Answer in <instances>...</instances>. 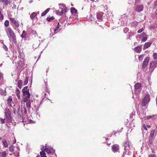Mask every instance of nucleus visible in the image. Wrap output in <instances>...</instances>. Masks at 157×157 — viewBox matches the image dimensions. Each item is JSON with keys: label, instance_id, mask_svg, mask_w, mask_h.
Instances as JSON below:
<instances>
[{"label": "nucleus", "instance_id": "nucleus-1", "mask_svg": "<svg viewBox=\"0 0 157 157\" xmlns=\"http://www.w3.org/2000/svg\"><path fill=\"white\" fill-rule=\"evenodd\" d=\"M5 31L9 38L12 39L14 43H16V36L13 30L10 28L6 27L5 28Z\"/></svg>", "mask_w": 157, "mask_h": 157}, {"label": "nucleus", "instance_id": "nucleus-2", "mask_svg": "<svg viewBox=\"0 0 157 157\" xmlns=\"http://www.w3.org/2000/svg\"><path fill=\"white\" fill-rule=\"evenodd\" d=\"M150 95L148 94H146L144 98L141 101V105L143 106H146L150 101Z\"/></svg>", "mask_w": 157, "mask_h": 157}, {"label": "nucleus", "instance_id": "nucleus-3", "mask_svg": "<svg viewBox=\"0 0 157 157\" xmlns=\"http://www.w3.org/2000/svg\"><path fill=\"white\" fill-rule=\"evenodd\" d=\"M157 61H151L150 63L149 71L150 72H152L154 69L156 67Z\"/></svg>", "mask_w": 157, "mask_h": 157}, {"label": "nucleus", "instance_id": "nucleus-4", "mask_svg": "<svg viewBox=\"0 0 157 157\" xmlns=\"http://www.w3.org/2000/svg\"><path fill=\"white\" fill-rule=\"evenodd\" d=\"M149 59L150 58L148 57H147L145 58L142 65V68L144 69L147 67L149 63Z\"/></svg>", "mask_w": 157, "mask_h": 157}, {"label": "nucleus", "instance_id": "nucleus-5", "mask_svg": "<svg viewBox=\"0 0 157 157\" xmlns=\"http://www.w3.org/2000/svg\"><path fill=\"white\" fill-rule=\"evenodd\" d=\"M10 19L11 22L14 24L17 27L19 26L18 22L16 21L13 18H10Z\"/></svg>", "mask_w": 157, "mask_h": 157}, {"label": "nucleus", "instance_id": "nucleus-6", "mask_svg": "<svg viewBox=\"0 0 157 157\" xmlns=\"http://www.w3.org/2000/svg\"><path fill=\"white\" fill-rule=\"evenodd\" d=\"M124 150H128L130 148L129 145V142L128 141H126L124 143Z\"/></svg>", "mask_w": 157, "mask_h": 157}, {"label": "nucleus", "instance_id": "nucleus-7", "mask_svg": "<svg viewBox=\"0 0 157 157\" xmlns=\"http://www.w3.org/2000/svg\"><path fill=\"white\" fill-rule=\"evenodd\" d=\"M24 97H29L30 96V94L29 93V90H25L22 92Z\"/></svg>", "mask_w": 157, "mask_h": 157}, {"label": "nucleus", "instance_id": "nucleus-8", "mask_svg": "<svg viewBox=\"0 0 157 157\" xmlns=\"http://www.w3.org/2000/svg\"><path fill=\"white\" fill-rule=\"evenodd\" d=\"M118 146L117 144H114L112 146V150L114 152L118 151L119 150Z\"/></svg>", "mask_w": 157, "mask_h": 157}, {"label": "nucleus", "instance_id": "nucleus-9", "mask_svg": "<svg viewBox=\"0 0 157 157\" xmlns=\"http://www.w3.org/2000/svg\"><path fill=\"white\" fill-rule=\"evenodd\" d=\"M6 119L7 123L11 122L12 121L13 117L11 115L6 116Z\"/></svg>", "mask_w": 157, "mask_h": 157}, {"label": "nucleus", "instance_id": "nucleus-10", "mask_svg": "<svg viewBox=\"0 0 157 157\" xmlns=\"http://www.w3.org/2000/svg\"><path fill=\"white\" fill-rule=\"evenodd\" d=\"M143 6L142 5H138L136 7L135 10L138 12H140L143 10Z\"/></svg>", "mask_w": 157, "mask_h": 157}, {"label": "nucleus", "instance_id": "nucleus-11", "mask_svg": "<svg viewBox=\"0 0 157 157\" xmlns=\"http://www.w3.org/2000/svg\"><path fill=\"white\" fill-rule=\"evenodd\" d=\"M135 51L137 53H140L142 50V47L140 46H137L134 48Z\"/></svg>", "mask_w": 157, "mask_h": 157}, {"label": "nucleus", "instance_id": "nucleus-12", "mask_svg": "<svg viewBox=\"0 0 157 157\" xmlns=\"http://www.w3.org/2000/svg\"><path fill=\"white\" fill-rule=\"evenodd\" d=\"M5 116L11 115V112L8 108H6L5 110Z\"/></svg>", "mask_w": 157, "mask_h": 157}, {"label": "nucleus", "instance_id": "nucleus-13", "mask_svg": "<svg viewBox=\"0 0 157 157\" xmlns=\"http://www.w3.org/2000/svg\"><path fill=\"white\" fill-rule=\"evenodd\" d=\"M103 13L102 12L98 13L97 14V18L98 20H101Z\"/></svg>", "mask_w": 157, "mask_h": 157}, {"label": "nucleus", "instance_id": "nucleus-14", "mask_svg": "<svg viewBox=\"0 0 157 157\" xmlns=\"http://www.w3.org/2000/svg\"><path fill=\"white\" fill-rule=\"evenodd\" d=\"M62 7H60V9H61V10L63 13H65L67 12L66 7L64 5H62Z\"/></svg>", "mask_w": 157, "mask_h": 157}, {"label": "nucleus", "instance_id": "nucleus-15", "mask_svg": "<svg viewBox=\"0 0 157 157\" xmlns=\"http://www.w3.org/2000/svg\"><path fill=\"white\" fill-rule=\"evenodd\" d=\"M23 110H21L20 112H17V116L19 118H22L23 117Z\"/></svg>", "mask_w": 157, "mask_h": 157}, {"label": "nucleus", "instance_id": "nucleus-16", "mask_svg": "<svg viewBox=\"0 0 157 157\" xmlns=\"http://www.w3.org/2000/svg\"><path fill=\"white\" fill-rule=\"evenodd\" d=\"M151 43L150 42L145 43L144 46V48H147L151 46Z\"/></svg>", "mask_w": 157, "mask_h": 157}, {"label": "nucleus", "instance_id": "nucleus-17", "mask_svg": "<svg viewBox=\"0 0 157 157\" xmlns=\"http://www.w3.org/2000/svg\"><path fill=\"white\" fill-rule=\"evenodd\" d=\"M141 86V84L139 83H137L135 85V90H137L139 89Z\"/></svg>", "mask_w": 157, "mask_h": 157}, {"label": "nucleus", "instance_id": "nucleus-18", "mask_svg": "<svg viewBox=\"0 0 157 157\" xmlns=\"http://www.w3.org/2000/svg\"><path fill=\"white\" fill-rule=\"evenodd\" d=\"M155 133V130H151V132L150 136L149 137L155 138V134H154Z\"/></svg>", "mask_w": 157, "mask_h": 157}, {"label": "nucleus", "instance_id": "nucleus-19", "mask_svg": "<svg viewBox=\"0 0 157 157\" xmlns=\"http://www.w3.org/2000/svg\"><path fill=\"white\" fill-rule=\"evenodd\" d=\"M50 10V8H48L47 9L44 11L42 13L41 16H45L48 12Z\"/></svg>", "mask_w": 157, "mask_h": 157}, {"label": "nucleus", "instance_id": "nucleus-20", "mask_svg": "<svg viewBox=\"0 0 157 157\" xmlns=\"http://www.w3.org/2000/svg\"><path fill=\"white\" fill-rule=\"evenodd\" d=\"M154 138L149 137L148 138V140L147 141L148 144H151L153 143V141Z\"/></svg>", "mask_w": 157, "mask_h": 157}, {"label": "nucleus", "instance_id": "nucleus-21", "mask_svg": "<svg viewBox=\"0 0 157 157\" xmlns=\"http://www.w3.org/2000/svg\"><path fill=\"white\" fill-rule=\"evenodd\" d=\"M27 33L24 30L22 32V34L21 35V36L22 38H25L26 37Z\"/></svg>", "mask_w": 157, "mask_h": 157}, {"label": "nucleus", "instance_id": "nucleus-22", "mask_svg": "<svg viewBox=\"0 0 157 157\" xmlns=\"http://www.w3.org/2000/svg\"><path fill=\"white\" fill-rule=\"evenodd\" d=\"M36 16V12L32 13L30 15V17L32 20H33L35 17Z\"/></svg>", "mask_w": 157, "mask_h": 157}, {"label": "nucleus", "instance_id": "nucleus-23", "mask_svg": "<svg viewBox=\"0 0 157 157\" xmlns=\"http://www.w3.org/2000/svg\"><path fill=\"white\" fill-rule=\"evenodd\" d=\"M6 151H3L0 153V157H6Z\"/></svg>", "mask_w": 157, "mask_h": 157}, {"label": "nucleus", "instance_id": "nucleus-24", "mask_svg": "<svg viewBox=\"0 0 157 157\" xmlns=\"http://www.w3.org/2000/svg\"><path fill=\"white\" fill-rule=\"evenodd\" d=\"M22 81L21 80H18V82H17V86L18 87L20 88L21 89V86L22 85Z\"/></svg>", "mask_w": 157, "mask_h": 157}, {"label": "nucleus", "instance_id": "nucleus-25", "mask_svg": "<svg viewBox=\"0 0 157 157\" xmlns=\"http://www.w3.org/2000/svg\"><path fill=\"white\" fill-rule=\"evenodd\" d=\"M2 143L5 147H8V144L7 142L5 139H4L2 140Z\"/></svg>", "mask_w": 157, "mask_h": 157}, {"label": "nucleus", "instance_id": "nucleus-26", "mask_svg": "<svg viewBox=\"0 0 157 157\" xmlns=\"http://www.w3.org/2000/svg\"><path fill=\"white\" fill-rule=\"evenodd\" d=\"M40 153L41 157H46V153L44 151H41L40 152Z\"/></svg>", "mask_w": 157, "mask_h": 157}, {"label": "nucleus", "instance_id": "nucleus-27", "mask_svg": "<svg viewBox=\"0 0 157 157\" xmlns=\"http://www.w3.org/2000/svg\"><path fill=\"white\" fill-rule=\"evenodd\" d=\"M6 93L5 90H4L0 88V94L2 95H6V94H5Z\"/></svg>", "mask_w": 157, "mask_h": 157}, {"label": "nucleus", "instance_id": "nucleus-28", "mask_svg": "<svg viewBox=\"0 0 157 157\" xmlns=\"http://www.w3.org/2000/svg\"><path fill=\"white\" fill-rule=\"evenodd\" d=\"M71 11L72 13H76L77 12V10L74 8H72Z\"/></svg>", "mask_w": 157, "mask_h": 157}, {"label": "nucleus", "instance_id": "nucleus-29", "mask_svg": "<svg viewBox=\"0 0 157 157\" xmlns=\"http://www.w3.org/2000/svg\"><path fill=\"white\" fill-rule=\"evenodd\" d=\"M144 55H140L138 57V59L139 61H141L143 59L144 57Z\"/></svg>", "mask_w": 157, "mask_h": 157}, {"label": "nucleus", "instance_id": "nucleus-30", "mask_svg": "<svg viewBox=\"0 0 157 157\" xmlns=\"http://www.w3.org/2000/svg\"><path fill=\"white\" fill-rule=\"evenodd\" d=\"M55 19L54 17L52 16L51 17H48L47 18L46 20L48 22L50 21H51Z\"/></svg>", "mask_w": 157, "mask_h": 157}, {"label": "nucleus", "instance_id": "nucleus-31", "mask_svg": "<svg viewBox=\"0 0 157 157\" xmlns=\"http://www.w3.org/2000/svg\"><path fill=\"white\" fill-rule=\"evenodd\" d=\"M24 97H25L23 99L22 101H23V102H27L29 99V97H28L25 96Z\"/></svg>", "mask_w": 157, "mask_h": 157}, {"label": "nucleus", "instance_id": "nucleus-32", "mask_svg": "<svg viewBox=\"0 0 157 157\" xmlns=\"http://www.w3.org/2000/svg\"><path fill=\"white\" fill-rule=\"evenodd\" d=\"M7 103L8 104H10V103L12 101V99L11 98V97H10L7 100Z\"/></svg>", "mask_w": 157, "mask_h": 157}, {"label": "nucleus", "instance_id": "nucleus-33", "mask_svg": "<svg viewBox=\"0 0 157 157\" xmlns=\"http://www.w3.org/2000/svg\"><path fill=\"white\" fill-rule=\"evenodd\" d=\"M26 105L28 108H30L31 107V103L30 101H28L26 102Z\"/></svg>", "mask_w": 157, "mask_h": 157}, {"label": "nucleus", "instance_id": "nucleus-34", "mask_svg": "<svg viewBox=\"0 0 157 157\" xmlns=\"http://www.w3.org/2000/svg\"><path fill=\"white\" fill-rule=\"evenodd\" d=\"M29 78L28 77H26L24 82V85H26L28 83Z\"/></svg>", "mask_w": 157, "mask_h": 157}, {"label": "nucleus", "instance_id": "nucleus-35", "mask_svg": "<svg viewBox=\"0 0 157 157\" xmlns=\"http://www.w3.org/2000/svg\"><path fill=\"white\" fill-rule=\"evenodd\" d=\"M9 22L8 20H6L4 23L6 27L9 26Z\"/></svg>", "mask_w": 157, "mask_h": 157}, {"label": "nucleus", "instance_id": "nucleus-36", "mask_svg": "<svg viewBox=\"0 0 157 157\" xmlns=\"http://www.w3.org/2000/svg\"><path fill=\"white\" fill-rule=\"evenodd\" d=\"M3 2L4 3V5L5 6L7 5L8 4V0H2Z\"/></svg>", "mask_w": 157, "mask_h": 157}, {"label": "nucleus", "instance_id": "nucleus-37", "mask_svg": "<svg viewBox=\"0 0 157 157\" xmlns=\"http://www.w3.org/2000/svg\"><path fill=\"white\" fill-rule=\"evenodd\" d=\"M9 151L11 152H12L13 151V146H11L9 147Z\"/></svg>", "mask_w": 157, "mask_h": 157}, {"label": "nucleus", "instance_id": "nucleus-38", "mask_svg": "<svg viewBox=\"0 0 157 157\" xmlns=\"http://www.w3.org/2000/svg\"><path fill=\"white\" fill-rule=\"evenodd\" d=\"M147 38L146 36H144L141 40V41L142 42H144L146 41L147 40Z\"/></svg>", "mask_w": 157, "mask_h": 157}, {"label": "nucleus", "instance_id": "nucleus-39", "mask_svg": "<svg viewBox=\"0 0 157 157\" xmlns=\"http://www.w3.org/2000/svg\"><path fill=\"white\" fill-rule=\"evenodd\" d=\"M3 19V16L1 13V10L0 9V20H2Z\"/></svg>", "mask_w": 157, "mask_h": 157}, {"label": "nucleus", "instance_id": "nucleus-40", "mask_svg": "<svg viewBox=\"0 0 157 157\" xmlns=\"http://www.w3.org/2000/svg\"><path fill=\"white\" fill-rule=\"evenodd\" d=\"M153 57L155 59H157V53H154L153 55Z\"/></svg>", "mask_w": 157, "mask_h": 157}, {"label": "nucleus", "instance_id": "nucleus-41", "mask_svg": "<svg viewBox=\"0 0 157 157\" xmlns=\"http://www.w3.org/2000/svg\"><path fill=\"white\" fill-rule=\"evenodd\" d=\"M5 118H4V119H3L2 118H0V120L1 121V124H3L5 123Z\"/></svg>", "mask_w": 157, "mask_h": 157}, {"label": "nucleus", "instance_id": "nucleus-42", "mask_svg": "<svg viewBox=\"0 0 157 157\" xmlns=\"http://www.w3.org/2000/svg\"><path fill=\"white\" fill-rule=\"evenodd\" d=\"M59 22H58V25H57L56 28L54 30L55 31H56V30H57L59 28Z\"/></svg>", "mask_w": 157, "mask_h": 157}, {"label": "nucleus", "instance_id": "nucleus-43", "mask_svg": "<svg viewBox=\"0 0 157 157\" xmlns=\"http://www.w3.org/2000/svg\"><path fill=\"white\" fill-rule=\"evenodd\" d=\"M28 88V86H25L23 88L22 90V92L23 91H25V90H27V89Z\"/></svg>", "mask_w": 157, "mask_h": 157}, {"label": "nucleus", "instance_id": "nucleus-44", "mask_svg": "<svg viewBox=\"0 0 157 157\" xmlns=\"http://www.w3.org/2000/svg\"><path fill=\"white\" fill-rule=\"evenodd\" d=\"M144 30V29L143 28H142L141 29H139L138 30L137 32L138 33H140L142 32Z\"/></svg>", "mask_w": 157, "mask_h": 157}, {"label": "nucleus", "instance_id": "nucleus-45", "mask_svg": "<svg viewBox=\"0 0 157 157\" xmlns=\"http://www.w3.org/2000/svg\"><path fill=\"white\" fill-rule=\"evenodd\" d=\"M22 109L23 110V111H24V113H27V109L25 108H23L22 109H21V110H22Z\"/></svg>", "mask_w": 157, "mask_h": 157}, {"label": "nucleus", "instance_id": "nucleus-46", "mask_svg": "<svg viewBox=\"0 0 157 157\" xmlns=\"http://www.w3.org/2000/svg\"><path fill=\"white\" fill-rule=\"evenodd\" d=\"M143 128L146 130H147V128L145 124H143Z\"/></svg>", "mask_w": 157, "mask_h": 157}, {"label": "nucleus", "instance_id": "nucleus-47", "mask_svg": "<svg viewBox=\"0 0 157 157\" xmlns=\"http://www.w3.org/2000/svg\"><path fill=\"white\" fill-rule=\"evenodd\" d=\"M3 48H4V49L6 51H7V50H8V48H7V47H6V45H5L4 46Z\"/></svg>", "mask_w": 157, "mask_h": 157}, {"label": "nucleus", "instance_id": "nucleus-48", "mask_svg": "<svg viewBox=\"0 0 157 157\" xmlns=\"http://www.w3.org/2000/svg\"><path fill=\"white\" fill-rule=\"evenodd\" d=\"M149 157H156L155 155L154 154H150L149 155Z\"/></svg>", "mask_w": 157, "mask_h": 157}, {"label": "nucleus", "instance_id": "nucleus-49", "mask_svg": "<svg viewBox=\"0 0 157 157\" xmlns=\"http://www.w3.org/2000/svg\"><path fill=\"white\" fill-rule=\"evenodd\" d=\"M16 95H17V96L18 98V99H20V97L19 94L17 93V94Z\"/></svg>", "mask_w": 157, "mask_h": 157}, {"label": "nucleus", "instance_id": "nucleus-50", "mask_svg": "<svg viewBox=\"0 0 157 157\" xmlns=\"http://www.w3.org/2000/svg\"><path fill=\"white\" fill-rule=\"evenodd\" d=\"M151 117L152 116H148L146 117V118L147 119H151Z\"/></svg>", "mask_w": 157, "mask_h": 157}, {"label": "nucleus", "instance_id": "nucleus-51", "mask_svg": "<svg viewBox=\"0 0 157 157\" xmlns=\"http://www.w3.org/2000/svg\"><path fill=\"white\" fill-rule=\"evenodd\" d=\"M124 32H125V31H126V33L128 31V29L127 28H124Z\"/></svg>", "mask_w": 157, "mask_h": 157}, {"label": "nucleus", "instance_id": "nucleus-52", "mask_svg": "<svg viewBox=\"0 0 157 157\" xmlns=\"http://www.w3.org/2000/svg\"><path fill=\"white\" fill-rule=\"evenodd\" d=\"M16 91L17 92V93L20 94V91L19 89L18 88L16 89Z\"/></svg>", "mask_w": 157, "mask_h": 157}, {"label": "nucleus", "instance_id": "nucleus-53", "mask_svg": "<svg viewBox=\"0 0 157 157\" xmlns=\"http://www.w3.org/2000/svg\"><path fill=\"white\" fill-rule=\"evenodd\" d=\"M13 113L14 114H16V109L15 108H13Z\"/></svg>", "mask_w": 157, "mask_h": 157}, {"label": "nucleus", "instance_id": "nucleus-54", "mask_svg": "<svg viewBox=\"0 0 157 157\" xmlns=\"http://www.w3.org/2000/svg\"><path fill=\"white\" fill-rule=\"evenodd\" d=\"M63 13L62 11L59 13V14L60 15H62V14Z\"/></svg>", "mask_w": 157, "mask_h": 157}, {"label": "nucleus", "instance_id": "nucleus-55", "mask_svg": "<svg viewBox=\"0 0 157 157\" xmlns=\"http://www.w3.org/2000/svg\"><path fill=\"white\" fill-rule=\"evenodd\" d=\"M142 34L143 36H146V34H145V33H142Z\"/></svg>", "mask_w": 157, "mask_h": 157}, {"label": "nucleus", "instance_id": "nucleus-56", "mask_svg": "<svg viewBox=\"0 0 157 157\" xmlns=\"http://www.w3.org/2000/svg\"><path fill=\"white\" fill-rule=\"evenodd\" d=\"M48 150V148H46V147H45L44 149V151H46V152H47V150Z\"/></svg>", "mask_w": 157, "mask_h": 157}, {"label": "nucleus", "instance_id": "nucleus-57", "mask_svg": "<svg viewBox=\"0 0 157 157\" xmlns=\"http://www.w3.org/2000/svg\"><path fill=\"white\" fill-rule=\"evenodd\" d=\"M20 107H19L18 108V110H17V112H20Z\"/></svg>", "mask_w": 157, "mask_h": 157}, {"label": "nucleus", "instance_id": "nucleus-58", "mask_svg": "<svg viewBox=\"0 0 157 157\" xmlns=\"http://www.w3.org/2000/svg\"><path fill=\"white\" fill-rule=\"evenodd\" d=\"M147 126L149 128H150L151 127V126L150 125H147Z\"/></svg>", "mask_w": 157, "mask_h": 157}, {"label": "nucleus", "instance_id": "nucleus-59", "mask_svg": "<svg viewBox=\"0 0 157 157\" xmlns=\"http://www.w3.org/2000/svg\"><path fill=\"white\" fill-rule=\"evenodd\" d=\"M41 150H42V151H44V147H42V149H41Z\"/></svg>", "mask_w": 157, "mask_h": 157}, {"label": "nucleus", "instance_id": "nucleus-60", "mask_svg": "<svg viewBox=\"0 0 157 157\" xmlns=\"http://www.w3.org/2000/svg\"><path fill=\"white\" fill-rule=\"evenodd\" d=\"M9 104V105L10 106L12 107V105L10 104Z\"/></svg>", "mask_w": 157, "mask_h": 157}, {"label": "nucleus", "instance_id": "nucleus-61", "mask_svg": "<svg viewBox=\"0 0 157 157\" xmlns=\"http://www.w3.org/2000/svg\"><path fill=\"white\" fill-rule=\"evenodd\" d=\"M36 13V14H39V12H38Z\"/></svg>", "mask_w": 157, "mask_h": 157}, {"label": "nucleus", "instance_id": "nucleus-62", "mask_svg": "<svg viewBox=\"0 0 157 157\" xmlns=\"http://www.w3.org/2000/svg\"><path fill=\"white\" fill-rule=\"evenodd\" d=\"M92 15L91 14H90V16L91 17H92Z\"/></svg>", "mask_w": 157, "mask_h": 157}, {"label": "nucleus", "instance_id": "nucleus-63", "mask_svg": "<svg viewBox=\"0 0 157 157\" xmlns=\"http://www.w3.org/2000/svg\"><path fill=\"white\" fill-rule=\"evenodd\" d=\"M16 142V141H14V143H15Z\"/></svg>", "mask_w": 157, "mask_h": 157}, {"label": "nucleus", "instance_id": "nucleus-64", "mask_svg": "<svg viewBox=\"0 0 157 157\" xmlns=\"http://www.w3.org/2000/svg\"><path fill=\"white\" fill-rule=\"evenodd\" d=\"M16 142V141H14V143H15Z\"/></svg>", "mask_w": 157, "mask_h": 157}]
</instances>
